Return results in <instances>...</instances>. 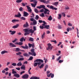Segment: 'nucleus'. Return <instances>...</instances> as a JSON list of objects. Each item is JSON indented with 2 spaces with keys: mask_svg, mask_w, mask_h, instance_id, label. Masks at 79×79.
<instances>
[{
  "mask_svg": "<svg viewBox=\"0 0 79 79\" xmlns=\"http://www.w3.org/2000/svg\"><path fill=\"white\" fill-rule=\"evenodd\" d=\"M37 8H39V9H41V8H43L44 10H45L44 11V13L45 15H49L50 13L48 12H50V11L48 10V9L45 8V6L44 5H40V6H38L36 7Z\"/></svg>",
  "mask_w": 79,
  "mask_h": 79,
  "instance_id": "obj_1",
  "label": "nucleus"
},
{
  "mask_svg": "<svg viewBox=\"0 0 79 79\" xmlns=\"http://www.w3.org/2000/svg\"><path fill=\"white\" fill-rule=\"evenodd\" d=\"M25 33L24 34V35H29L30 33H34V31L32 30V29H24Z\"/></svg>",
  "mask_w": 79,
  "mask_h": 79,
  "instance_id": "obj_2",
  "label": "nucleus"
},
{
  "mask_svg": "<svg viewBox=\"0 0 79 79\" xmlns=\"http://www.w3.org/2000/svg\"><path fill=\"white\" fill-rule=\"evenodd\" d=\"M31 52H28L29 55H31L32 56H36V54L35 52V49H34L32 48L31 49Z\"/></svg>",
  "mask_w": 79,
  "mask_h": 79,
  "instance_id": "obj_3",
  "label": "nucleus"
},
{
  "mask_svg": "<svg viewBox=\"0 0 79 79\" xmlns=\"http://www.w3.org/2000/svg\"><path fill=\"white\" fill-rule=\"evenodd\" d=\"M34 63H35V62H38V66H39L41 64V62L43 63L44 62V60L42 59H36L35 60H34Z\"/></svg>",
  "mask_w": 79,
  "mask_h": 79,
  "instance_id": "obj_4",
  "label": "nucleus"
},
{
  "mask_svg": "<svg viewBox=\"0 0 79 79\" xmlns=\"http://www.w3.org/2000/svg\"><path fill=\"white\" fill-rule=\"evenodd\" d=\"M48 47L47 48V50H52L53 48V46H52V44L50 43L47 44Z\"/></svg>",
  "mask_w": 79,
  "mask_h": 79,
  "instance_id": "obj_5",
  "label": "nucleus"
},
{
  "mask_svg": "<svg viewBox=\"0 0 79 79\" xmlns=\"http://www.w3.org/2000/svg\"><path fill=\"white\" fill-rule=\"evenodd\" d=\"M43 23L44 24H42V26H41V25L40 26V29H44V27L45 26V24H47V23H46L45 21H43Z\"/></svg>",
  "mask_w": 79,
  "mask_h": 79,
  "instance_id": "obj_6",
  "label": "nucleus"
},
{
  "mask_svg": "<svg viewBox=\"0 0 79 79\" xmlns=\"http://www.w3.org/2000/svg\"><path fill=\"white\" fill-rule=\"evenodd\" d=\"M29 77V75L27 74H25L22 77L23 79H27Z\"/></svg>",
  "mask_w": 79,
  "mask_h": 79,
  "instance_id": "obj_7",
  "label": "nucleus"
},
{
  "mask_svg": "<svg viewBox=\"0 0 79 79\" xmlns=\"http://www.w3.org/2000/svg\"><path fill=\"white\" fill-rule=\"evenodd\" d=\"M9 46L10 47H16V46L12 43H9Z\"/></svg>",
  "mask_w": 79,
  "mask_h": 79,
  "instance_id": "obj_8",
  "label": "nucleus"
},
{
  "mask_svg": "<svg viewBox=\"0 0 79 79\" xmlns=\"http://www.w3.org/2000/svg\"><path fill=\"white\" fill-rule=\"evenodd\" d=\"M28 15H29L28 13L25 11H23V16H24V17L27 16Z\"/></svg>",
  "mask_w": 79,
  "mask_h": 79,
  "instance_id": "obj_9",
  "label": "nucleus"
},
{
  "mask_svg": "<svg viewBox=\"0 0 79 79\" xmlns=\"http://www.w3.org/2000/svg\"><path fill=\"white\" fill-rule=\"evenodd\" d=\"M21 16V14H20V12H18V14L17 15H16L15 16V17H16V18H19Z\"/></svg>",
  "mask_w": 79,
  "mask_h": 79,
  "instance_id": "obj_10",
  "label": "nucleus"
},
{
  "mask_svg": "<svg viewBox=\"0 0 79 79\" xmlns=\"http://www.w3.org/2000/svg\"><path fill=\"white\" fill-rule=\"evenodd\" d=\"M22 48H23V49H28V46L27 44H25V46H21Z\"/></svg>",
  "mask_w": 79,
  "mask_h": 79,
  "instance_id": "obj_11",
  "label": "nucleus"
},
{
  "mask_svg": "<svg viewBox=\"0 0 79 79\" xmlns=\"http://www.w3.org/2000/svg\"><path fill=\"white\" fill-rule=\"evenodd\" d=\"M21 69H23V70H25V69H26V66H25V65L23 64L21 67Z\"/></svg>",
  "mask_w": 79,
  "mask_h": 79,
  "instance_id": "obj_12",
  "label": "nucleus"
},
{
  "mask_svg": "<svg viewBox=\"0 0 79 79\" xmlns=\"http://www.w3.org/2000/svg\"><path fill=\"white\" fill-rule=\"evenodd\" d=\"M14 76H15V77L17 78H19L20 77V75L19 74L17 73L15 74L14 75Z\"/></svg>",
  "mask_w": 79,
  "mask_h": 79,
  "instance_id": "obj_13",
  "label": "nucleus"
},
{
  "mask_svg": "<svg viewBox=\"0 0 79 79\" xmlns=\"http://www.w3.org/2000/svg\"><path fill=\"white\" fill-rule=\"evenodd\" d=\"M50 9H52V10H57V8L56 7H54L53 6H50Z\"/></svg>",
  "mask_w": 79,
  "mask_h": 79,
  "instance_id": "obj_14",
  "label": "nucleus"
},
{
  "mask_svg": "<svg viewBox=\"0 0 79 79\" xmlns=\"http://www.w3.org/2000/svg\"><path fill=\"white\" fill-rule=\"evenodd\" d=\"M19 24H17L16 25L12 27V28L13 29H16V28H18V27H19Z\"/></svg>",
  "mask_w": 79,
  "mask_h": 79,
  "instance_id": "obj_15",
  "label": "nucleus"
},
{
  "mask_svg": "<svg viewBox=\"0 0 79 79\" xmlns=\"http://www.w3.org/2000/svg\"><path fill=\"white\" fill-rule=\"evenodd\" d=\"M26 7H27V9L28 10V11L29 12H31V11H32V9H31V7L28 6H27Z\"/></svg>",
  "mask_w": 79,
  "mask_h": 79,
  "instance_id": "obj_16",
  "label": "nucleus"
},
{
  "mask_svg": "<svg viewBox=\"0 0 79 79\" xmlns=\"http://www.w3.org/2000/svg\"><path fill=\"white\" fill-rule=\"evenodd\" d=\"M16 45H22L23 44V43L22 42H19V43L16 42L15 43Z\"/></svg>",
  "mask_w": 79,
  "mask_h": 79,
  "instance_id": "obj_17",
  "label": "nucleus"
},
{
  "mask_svg": "<svg viewBox=\"0 0 79 79\" xmlns=\"http://www.w3.org/2000/svg\"><path fill=\"white\" fill-rule=\"evenodd\" d=\"M49 27H50V25L45 24V26L44 27V29H49Z\"/></svg>",
  "mask_w": 79,
  "mask_h": 79,
  "instance_id": "obj_18",
  "label": "nucleus"
},
{
  "mask_svg": "<svg viewBox=\"0 0 79 79\" xmlns=\"http://www.w3.org/2000/svg\"><path fill=\"white\" fill-rule=\"evenodd\" d=\"M12 22L13 23H15V22H19V20L16 19H13V20H12Z\"/></svg>",
  "mask_w": 79,
  "mask_h": 79,
  "instance_id": "obj_19",
  "label": "nucleus"
},
{
  "mask_svg": "<svg viewBox=\"0 0 79 79\" xmlns=\"http://www.w3.org/2000/svg\"><path fill=\"white\" fill-rule=\"evenodd\" d=\"M8 53V51H5V50H4L3 51H2L1 52V54L2 55H3V54H5V53Z\"/></svg>",
  "mask_w": 79,
  "mask_h": 79,
  "instance_id": "obj_20",
  "label": "nucleus"
},
{
  "mask_svg": "<svg viewBox=\"0 0 79 79\" xmlns=\"http://www.w3.org/2000/svg\"><path fill=\"white\" fill-rule=\"evenodd\" d=\"M29 26V24L27 22H26L25 24L23 25V27H28Z\"/></svg>",
  "mask_w": 79,
  "mask_h": 79,
  "instance_id": "obj_21",
  "label": "nucleus"
},
{
  "mask_svg": "<svg viewBox=\"0 0 79 79\" xmlns=\"http://www.w3.org/2000/svg\"><path fill=\"white\" fill-rule=\"evenodd\" d=\"M17 66H22V63H21V61H20L17 64Z\"/></svg>",
  "mask_w": 79,
  "mask_h": 79,
  "instance_id": "obj_22",
  "label": "nucleus"
},
{
  "mask_svg": "<svg viewBox=\"0 0 79 79\" xmlns=\"http://www.w3.org/2000/svg\"><path fill=\"white\" fill-rule=\"evenodd\" d=\"M12 73L13 74H16V73H17V72H16V71H15L14 69H12Z\"/></svg>",
  "mask_w": 79,
  "mask_h": 79,
  "instance_id": "obj_23",
  "label": "nucleus"
},
{
  "mask_svg": "<svg viewBox=\"0 0 79 79\" xmlns=\"http://www.w3.org/2000/svg\"><path fill=\"white\" fill-rule=\"evenodd\" d=\"M48 68V65H46L45 67L44 71H47V69Z\"/></svg>",
  "mask_w": 79,
  "mask_h": 79,
  "instance_id": "obj_24",
  "label": "nucleus"
},
{
  "mask_svg": "<svg viewBox=\"0 0 79 79\" xmlns=\"http://www.w3.org/2000/svg\"><path fill=\"white\" fill-rule=\"evenodd\" d=\"M23 2V0H17L16 1V3H21Z\"/></svg>",
  "mask_w": 79,
  "mask_h": 79,
  "instance_id": "obj_25",
  "label": "nucleus"
},
{
  "mask_svg": "<svg viewBox=\"0 0 79 79\" xmlns=\"http://www.w3.org/2000/svg\"><path fill=\"white\" fill-rule=\"evenodd\" d=\"M23 55L24 56H26L27 57V56H29V54L27 53H24L23 54Z\"/></svg>",
  "mask_w": 79,
  "mask_h": 79,
  "instance_id": "obj_26",
  "label": "nucleus"
},
{
  "mask_svg": "<svg viewBox=\"0 0 79 79\" xmlns=\"http://www.w3.org/2000/svg\"><path fill=\"white\" fill-rule=\"evenodd\" d=\"M59 16L58 17V19H61V15L59 14L58 15Z\"/></svg>",
  "mask_w": 79,
  "mask_h": 79,
  "instance_id": "obj_27",
  "label": "nucleus"
},
{
  "mask_svg": "<svg viewBox=\"0 0 79 79\" xmlns=\"http://www.w3.org/2000/svg\"><path fill=\"white\" fill-rule=\"evenodd\" d=\"M48 20L49 21H52V16L50 15L48 18Z\"/></svg>",
  "mask_w": 79,
  "mask_h": 79,
  "instance_id": "obj_28",
  "label": "nucleus"
},
{
  "mask_svg": "<svg viewBox=\"0 0 79 79\" xmlns=\"http://www.w3.org/2000/svg\"><path fill=\"white\" fill-rule=\"evenodd\" d=\"M34 10L35 13H39V10H38L36 8L34 9Z\"/></svg>",
  "mask_w": 79,
  "mask_h": 79,
  "instance_id": "obj_29",
  "label": "nucleus"
},
{
  "mask_svg": "<svg viewBox=\"0 0 79 79\" xmlns=\"http://www.w3.org/2000/svg\"><path fill=\"white\" fill-rule=\"evenodd\" d=\"M29 41H31V42H34V39L32 38H30L29 40Z\"/></svg>",
  "mask_w": 79,
  "mask_h": 79,
  "instance_id": "obj_30",
  "label": "nucleus"
},
{
  "mask_svg": "<svg viewBox=\"0 0 79 79\" xmlns=\"http://www.w3.org/2000/svg\"><path fill=\"white\" fill-rule=\"evenodd\" d=\"M40 16L41 17H42V18H43V17H45V15H44V13H41V14H40Z\"/></svg>",
  "mask_w": 79,
  "mask_h": 79,
  "instance_id": "obj_31",
  "label": "nucleus"
},
{
  "mask_svg": "<svg viewBox=\"0 0 79 79\" xmlns=\"http://www.w3.org/2000/svg\"><path fill=\"white\" fill-rule=\"evenodd\" d=\"M53 4L54 5L56 6H57L58 5V2H54L53 3Z\"/></svg>",
  "mask_w": 79,
  "mask_h": 79,
  "instance_id": "obj_32",
  "label": "nucleus"
},
{
  "mask_svg": "<svg viewBox=\"0 0 79 79\" xmlns=\"http://www.w3.org/2000/svg\"><path fill=\"white\" fill-rule=\"evenodd\" d=\"M39 15H36L35 17V19H36V20H38V19H39Z\"/></svg>",
  "mask_w": 79,
  "mask_h": 79,
  "instance_id": "obj_33",
  "label": "nucleus"
},
{
  "mask_svg": "<svg viewBox=\"0 0 79 79\" xmlns=\"http://www.w3.org/2000/svg\"><path fill=\"white\" fill-rule=\"evenodd\" d=\"M21 4L23 6H25L26 5H27V3H21Z\"/></svg>",
  "mask_w": 79,
  "mask_h": 79,
  "instance_id": "obj_34",
  "label": "nucleus"
},
{
  "mask_svg": "<svg viewBox=\"0 0 79 79\" xmlns=\"http://www.w3.org/2000/svg\"><path fill=\"white\" fill-rule=\"evenodd\" d=\"M44 66V64H42L40 66H39V68L40 69H41V68H43V67Z\"/></svg>",
  "mask_w": 79,
  "mask_h": 79,
  "instance_id": "obj_35",
  "label": "nucleus"
},
{
  "mask_svg": "<svg viewBox=\"0 0 79 79\" xmlns=\"http://www.w3.org/2000/svg\"><path fill=\"white\" fill-rule=\"evenodd\" d=\"M24 60V58H21L18 59V61H23Z\"/></svg>",
  "mask_w": 79,
  "mask_h": 79,
  "instance_id": "obj_36",
  "label": "nucleus"
},
{
  "mask_svg": "<svg viewBox=\"0 0 79 79\" xmlns=\"http://www.w3.org/2000/svg\"><path fill=\"white\" fill-rule=\"evenodd\" d=\"M33 3L37 5V1L36 0H34V1H33Z\"/></svg>",
  "mask_w": 79,
  "mask_h": 79,
  "instance_id": "obj_37",
  "label": "nucleus"
},
{
  "mask_svg": "<svg viewBox=\"0 0 79 79\" xmlns=\"http://www.w3.org/2000/svg\"><path fill=\"white\" fill-rule=\"evenodd\" d=\"M15 33H16L15 31H13L10 34L11 35H13V34H15Z\"/></svg>",
  "mask_w": 79,
  "mask_h": 79,
  "instance_id": "obj_38",
  "label": "nucleus"
},
{
  "mask_svg": "<svg viewBox=\"0 0 79 79\" xmlns=\"http://www.w3.org/2000/svg\"><path fill=\"white\" fill-rule=\"evenodd\" d=\"M45 35V32H44V34L42 35L41 36V38L43 39L44 38V37Z\"/></svg>",
  "mask_w": 79,
  "mask_h": 79,
  "instance_id": "obj_39",
  "label": "nucleus"
},
{
  "mask_svg": "<svg viewBox=\"0 0 79 79\" xmlns=\"http://www.w3.org/2000/svg\"><path fill=\"white\" fill-rule=\"evenodd\" d=\"M23 39H24V37H23L21 38L20 39V42H23Z\"/></svg>",
  "mask_w": 79,
  "mask_h": 79,
  "instance_id": "obj_40",
  "label": "nucleus"
},
{
  "mask_svg": "<svg viewBox=\"0 0 79 79\" xmlns=\"http://www.w3.org/2000/svg\"><path fill=\"white\" fill-rule=\"evenodd\" d=\"M19 50H20V49L19 48H16V49L15 50V52H19Z\"/></svg>",
  "mask_w": 79,
  "mask_h": 79,
  "instance_id": "obj_41",
  "label": "nucleus"
},
{
  "mask_svg": "<svg viewBox=\"0 0 79 79\" xmlns=\"http://www.w3.org/2000/svg\"><path fill=\"white\" fill-rule=\"evenodd\" d=\"M21 19H22V20H23L24 21L26 20V18L23 17H22L20 18Z\"/></svg>",
  "mask_w": 79,
  "mask_h": 79,
  "instance_id": "obj_42",
  "label": "nucleus"
},
{
  "mask_svg": "<svg viewBox=\"0 0 79 79\" xmlns=\"http://www.w3.org/2000/svg\"><path fill=\"white\" fill-rule=\"evenodd\" d=\"M33 24H37V22L35 19L33 21Z\"/></svg>",
  "mask_w": 79,
  "mask_h": 79,
  "instance_id": "obj_43",
  "label": "nucleus"
},
{
  "mask_svg": "<svg viewBox=\"0 0 79 79\" xmlns=\"http://www.w3.org/2000/svg\"><path fill=\"white\" fill-rule=\"evenodd\" d=\"M31 6L33 7H35V6H36V5L35 4H34L33 3H31Z\"/></svg>",
  "mask_w": 79,
  "mask_h": 79,
  "instance_id": "obj_44",
  "label": "nucleus"
},
{
  "mask_svg": "<svg viewBox=\"0 0 79 79\" xmlns=\"http://www.w3.org/2000/svg\"><path fill=\"white\" fill-rule=\"evenodd\" d=\"M32 59H33V57H32V56H31L30 57L29 59L28 60H32Z\"/></svg>",
  "mask_w": 79,
  "mask_h": 79,
  "instance_id": "obj_45",
  "label": "nucleus"
},
{
  "mask_svg": "<svg viewBox=\"0 0 79 79\" xmlns=\"http://www.w3.org/2000/svg\"><path fill=\"white\" fill-rule=\"evenodd\" d=\"M33 30H32V31H34H34L36 30V27L35 26H33Z\"/></svg>",
  "mask_w": 79,
  "mask_h": 79,
  "instance_id": "obj_46",
  "label": "nucleus"
},
{
  "mask_svg": "<svg viewBox=\"0 0 79 79\" xmlns=\"http://www.w3.org/2000/svg\"><path fill=\"white\" fill-rule=\"evenodd\" d=\"M52 73H51L49 74H47V77H50L51 76V75H52Z\"/></svg>",
  "mask_w": 79,
  "mask_h": 79,
  "instance_id": "obj_47",
  "label": "nucleus"
},
{
  "mask_svg": "<svg viewBox=\"0 0 79 79\" xmlns=\"http://www.w3.org/2000/svg\"><path fill=\"white\" fill-rule=\"evenodd\" d=\"M31 15H32V16H31V18H34V14L32 12Z\"/></svg>",
  "mask_w": 79,
  "mask_h": 79,
  "instance_id": "obj_48",
  "label": "nucleus"
},
{
  "mask_svg": "<svg viewBox=\"0 0 79 79\" xmlns=\"http://www.w3.org/2000/svg\"><path fill=\"white\" fill-rule=\"evenodd\" d=\"M37 64H38V62H35L34 64V66L35 67L37 66Z\"/></svg>",
  "mask_w": 79,
  "mask_h": 79,
  "instance_id": "obj_49",
  "label": "nucleus"
},
{
  "mask_svg": "<svg viewBox=\"0 0 79 79\" xmlns=\"http://www.w3.org/2000/svg\"><path fill=\"white\" fill-rule=\"evenodd\" d=\"M23 8L22 7H20V8L19 9V10L20 11H23Z\"/></svg>",
  "mask_w": 79,
  "mask_h": 79,
  "instance_id": "obj_50",
  "label": "nucleus"
},
{
  "mask_svg": "<svg viewBox=\"0 0 79 79\" xmlns=\"http://www.w3.org/2000/svg\"><path fill=\"white\" fill-rule=\"evenodd\" d=\"M18 40V39H17L16 38L15 40H14L12 41V42L13 43H15V42H16Z\"/></svg>",
  "mask_w": 79,
  "mask_h": 79,
  "instance_id": "obj_51",
  "label": "nucleus"
},
{
  "mask_svg": "<svg viewBox=\"0 0 79 79\" xmlns=\"http://www.w3.org/2000/svg\"><path fill=\"white\" fill-rule=\"evenodd\" d=\"M17 55H21V52H19L18 53H16Z\"/></svg>",
  "mask_w": 79,
  "mask_h": 79,
  "instance_id": "obj_52",
  "label": "nucleus"
},
{
  "mask_svg": "<svg viewBox=\"0 0 79 79\" xmlns=\"http://www.w3.org/2000/svg\"><path fill=\"white\" fill-rule=\"evenodd\" d=\"M40 11V13H43V12H44V9H42Z\"/></svg>",
  "mask_w": 79,
  "mask_h": 79,
  "instance_id": "obj_53",
  "label": "nucleus"
},
{
  "mask_svg": "<svg viewBox=\"0 0 79 79\" xmlns=\"http://www.w3.org/2000/svg\"><path fill=\"white\" fill-rule=\"evenodd\" d=\"M12 66H16V63H13L12 64Z\"/></svg>",
  "mask_w": 79,
  "mask_h": 79,
  "instance_id": "obj_54",
  "label": "nucleus"
},
{
  "mask_svg": "<svg viewBox=\"0 0 79 79\" xmlns=\"http://www.w3.org/2000/svg\"><path fill=\"white\" fill-rule=\"evenodd\" d=\"M35 20V19H34L33 18H31L30 19V21H34Z\"/></svg>",
  "mask_w": 79,
  "mask_h": 79,
  "instance_id": "obj_55",
  "label": "nucleus"
},
{
  "mask_svg": "<svg viewBox=\"0 0 79 79\" xmlns=\"http://www.w3.org/2000/svg\"><path fill=\"white\" fill-rule=\"evenodd\" d=\"M58 29H61V26L60 25H58Z\"/></svg>",
  "mask_w": 79,
  "mask_h": 79,
  "instance_id": "obj_56",
  "label": "nucleus"
},
{
  "mask_svg": "<svg viewBox=\"0 0 79 79\" xmlns=\"http://www.w3.org/2000/svg\"><path fill=\"white\" fill-rule=\"evenodd\" d=\"M45 1H46V0H41V2H42L43 3H45Z\"/></svg>",
  "mask_w": 79,
  "mask_h": 79,
  "instance_id": "obj_57",
  "label": "nucleus"
},
{
  "mask_svg": "<svg viewBox=\"0 0 79 79\" xmlns=\"http://www.w3.org/2000/svg\"><path fill=\"white\" fill-rule=\"evenodd\" d=\"M49 1H45V2H44V3L45 4H48V3H49Z\"/></svg>",
  "mask_w": 79,
  "mask_h": 79,
  "instance_id": "obj_58",
  "label": "nucleus"
},
{
  "mask_svg": "<svg viewBox=\"0 0 79 79\" xmlns=\"http://www.w3.org/2000/svg\"><path fill=\"white\" fill-rule=\"evenodd\" d=\"M25 73V71H23L22 72H21L20 73V75H22V74H23V73Z\"/></svg>",
  "mask_w": 79,
  "mask_h": 79,
  "instance_id": "obj_59",
  "label": "nucleus"
},
{
  "mask_svg": "<svg viewBox=\"0 0 79 79\" xmlns=\"http://www.w3.org/2000/svg\"><path fill=\"white\" fill-rule=\"evenodd\" d=\"M62 62H63V60H59V63H62Z\"/></svg>",
  "mask_w": 79,
  "mask_h": 79,
  "instance_id": "obj_60",
  "label": "nucleus"
},
{
  "mask_svg": "<svg viewBox=\"0 0 79 79\" xmlns=\"http://www.w3.org/2000/svg\"><path fill=\"white\" fill-rule=\"evenodd\" d=\"M51 42H54L55 43V44H56V43H57L56 41V40H51Z\"/></svg>",
  "mask_w": 79,
  "mask_h": 79,
  "instance_id": "obj_61",
  "label": "nucleus"
},
{
  "mask_svg": "<svg viewBox=\"0 0 79 79\" xmlns=\"http://www.w3.org/2000/svg\"><path fill=\"white\" fill-rule=\"evenodd\" d=\"M68 26H73V25L70 23H69L68 24Z\"/></svg>",
  "mask_w": 79,
  "mask_h": 79,
  "instance_id": "obj_62",
  "label": "nucleus"
},
{
  "mask_svg": "<svg viewBox=\"0 0 79 79\" xmlns=\"http://www.w3.org/2000/svg\"><path fill=\"white\" fill-rule=\"evenodd\" d=\"M51 77L52 78H53V77H54V74L52 73L51 75Z\"/></svg>",
  "mask_w": 79,
  "mask_h": 79,
  "instance_id": "obj_63",
  "label": "nucleus"
},
{
  "mask_svg": "<svg viewBox=\"0 0 79 79\" xmlns=\"http://www.w3.org/2000/svg\"><path fill=\"white\" fill-rule=\"evenodd\" d=\"M4 70H5L6 71H8V68H6V69H4Z\"/></svg>",
  "mask_w": 79,
  "mask_h": 79,
  "instance_id": "obj_64",
  "label": "nucleus"
}]
</instances>
